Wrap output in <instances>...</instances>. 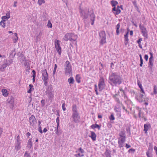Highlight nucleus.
<instances>
[{"mask_svg": "<svg viewBox=\"0 0 157 157\" xmlns=\"http://www.w3.org/2000/svg\"><path fill=\"white\" fill-rule=\"evenodd\" d=\"M109 83L112 86L119 85L122 82L123 79L120 74L117 72H112L109 77Z\"/></svg>", "mask_w": 157, "mask_h": 157, "instance_id": "f257e3e1", "label": "nucleus"}, {"mask_svg": "<svg viewBox=\"0 0 157 157\" xmlns=\"http://www.w3.org/2000/svg\"><path fill=\"white\" fill-rule=\"evenodd\" d=\"M77 38V35L72 33H67L65 35L63 39L66 41L69 40L72 42L75 41Z\"/></svg>", "mask_w": 157, "mask_h": 157, "instance_id": "f03ea898", "label": "nucleus"}, {"mask_svg": "<svg viewBox=\"0 0 157 157\" xmlns=\"http://www.w3.org/2000/svg\"><path fill=\"white\" fill-rule=\"evenodd\" d=\"M65 72L67 75H70L72 73L71 66L68 61H67L65 62Z\"/></svg>", "mask_w": 157, "mask_h": 157, "instance_id": "7ed1b4c3", "label": "nucleus"}, {"mask_svg": "<svg viewBox=\"0 0 157 157\" xmlns=\"http://www.w3.org/2000/svg\"><path fill=\"white\" fill-rule=\"evenodd\" d=\"M42 76L43 77L42 79L44 82V84L45 86H47L48 85V75L46 69L42 71Z\"/></svg>", "mask_w": 157, "mask_h": 157, "instance_id": "20e7f679", "label": "nucleus"}, {"mask_svg": "<svg viewBox=\"0 0 157 157\" xmlns=\"http://www.w3.org/2000/svg\"><path fill=\"white\" fill-rule=\"evenodd\" d=\"M100 39L101 40L100 43L101 44L105 43L106 42V34L104 31H101L99 33Z\"/></svg>", "mask_w": 157, "mask_h": 157, "instance_id": "39448f33", "label": "nucleus"}, {"mask_svg": "<svg viewBox=\"0 0 157 157\" xmlns=\"http://www.w3.org/2000/svg\"><path fill=\"white\" fill-rule=\"evenodd\" d=\"M105 86L104 79L102 77H101L99 81L98 86L100 91H101L103 90Z\"/></svg>", "mask_w": 157, "mask_h": 157, "instance_id": "423d86ee", "label": "nucleus"}, {"mask_svg": "<svg viewBox=\"0 0 157 157\" xmlns=\"http://www.w3.org/2000/svg\"><path fill=\"white\" fill-rule=\"evenodd\" d=\"M72 117L73 121L75 123H78L80 121V116L79 115L78 113H72Z\"/></svg>", "mask_w": 157, "mask_h": 157, "instance_id": "0eeeda50", "label": "nucleus"}, {"mask_svg": "<svg viewBox=\"0 0 157 157\" xmlns=\"http://www.w3.org/2000/svg\"><path fill=\"white\" fill-rule=\"evenodd\" d=\"M80 13L81 16L83 18L87 19L88 17V13H89V10H83L81 9L80 11Z\"/></svg>", "mask_w": 157, "mask_h": 157, "instance_id": "6e6552de", "label": "nucleus"}, {"mask_svg": "<svg viewBox=\"0 0 157 157\" xmlns=\"http://www.w3.org/2000/svg\"><path fill=\"white\" fill-rule=\"evenodd\" d=\"M60 41L58 40H56L55 41V48L56 49L58 52L59 55L61 54V48L60 46L59 42Z\"/></svg>", "mask_w": 157, "mask_h": 157, "instance_id": "1a4fd4ad", "label": "nucleus"}, {"mask_svg": "<svg viewBox=\"0 0 157 157\" xmlns=\"http://www.w3.org/2000/svg\"><path fill=\"white\" fill-rule=\"evenodd\" d=\"M21 142L20 140V137L18 135L17 138L15 146V149L17 151H18L21 148Z\"/></svg>", "mask_w": 157, "mask_h": 157, "instance_id": "9d476101", "label": "nucleus"}, {"mask_svg": "<svg viewBox=\"0 0 157 157\" xmlns=\"http://www.w3.org/2000/svg\"><path fill=\"white\" fill-rule=\"evenodd\" d=\"M8 104L9 105L11 109H12L14 105V99L11 96L8 98Z\"/></svg>", "mask_w": 157, "mask_h": 157, "instance_id": "9b49d317", "label": "nucleus"}, {"mask_svg": "<svg viewBox=\"0 0 157 157\" xmlns=\"http://www.w3.org/2000/svg\"><path fill=\"white\" fill-rule=\"evenodd\" d=\"M29 122L31 125L33 126L36 122V120L33 115H32L29 118Z\"/></svg>", "mask_w": 157, "mask_h": 157, "instance_id": "f8f14e48", "label": "nucleus"}, {"mask_svg": "<svg viewBox=\"0 0 157 157\" xmlns=\"http://www.w3.org/2000/svg\"><path fill=\"white\" fill-rule=\"evenodd\" d=\"M126 138H119L118 143L119 144V147L121 148L123 146V144L125 142Z\"/></svg>", "mask_w": 157, "mask_h": 157, "instance_id": "ddd939ff", "label": "nucleus"}, {"mask_svg": "<svg viewBox=\"0 0 157 157\" xmlns=\"http://www.w3.org/2000/svg\"><path fill=\"white\" fill-rule=\"evenodd\" d=\"M91 12V13L90 15V20L91 21V24L93 25L94 24V21L95 18V15L94 13V12L93 10L90 11Z\"/></svg>", "mask_w": 157, "mask_h": 157, "instance_id": "4468645a", "label": "nucleus"}, {"mask_svg": "<svg viewBox=\"0 0 157 157\" xmlns=\"http://www.w3.org/2000/svg\"><path fill=\"white\" fill-rule=\"evenodd\" d=\"M91 136H89L91 137L93 141H95L96 140V135L94 132H91Z\"/></svg>", "mask_w": 157, "mask_h": 157, "instance_id": "2eb2a0df", "label": "nucleus"}, {"mask_svg": "<svg viewBox=\"0 0 157 157\" xmlns=\"http://www.w3.org/2000/svg\"><path fill=\"white\" fill-rule=\"evenodd\" d=\"M72 113H78V110L75 105H73L72 107Z\"/></svg>", "mask_w": 157, "mask_h": 157, "instance_id": "dca6fc26", "label": "nucleus"}, {"mask_svg": "<svg viewBox=\"0 0 157 157\" xmlns=\"http://www.w3.org/2000/svg\"><path fill=\"white\" fill-rule=\"evenodd\" d=\"M91 127L93 129H94L95 128H98V130H100V129L101 126L99 125L95 124H92L91 126Z\"/></svg>", "mask_w": 157, "mask_h": 157, "instance_id": "f3484780", "label": "nucleus"}, {"mask_svg": "<svg viewBox=\"0 0 157 157\" xmlns=\"http://www.w3.org/2000/svg\"><path fill=\"white\" fill-rule=\"evenodd\" d=\"M150 127V124H144V130L145 131V133H146L147 132V131H148V128H149V127Z\"/></svg>", "mask_w": 157, "mask_h": 157, "instance_id": "a211bd4d", "label": "nucleus"}, {"mask_svg": "<svg viewBox=\"0 0 157 157\" xmlns=\"http://www.w3.org/2000/svg\"><path fill=\"white\" fill-rule=\"evenodd\" d=\"M2 92L3 95L5 97H6L8 95V92L6 89H2Z\"/></svg>", "mask_w": 157, "mask_h": 157, "instance_id": "6ab92c4d", "label": "nucleus"}, {"mask_svg": "<svg viewBox=\"0 0 157 157\" xmlns=\"http://www.w3.org/2000/svg\"><path fill=\"white\" fill-rule=\"evenodd\" d=\"M68 82L70 84H73L74 82V80L72 77H71L68 79Z\"/></svg>", "mask_w": 157, "mask_h": 157, "instance_id": "aec40b11", "label": "nucleus"}, {"mask_svg": "<svg viewBox=\"0 0 157 157\" xmlns=\"http://www.w3.org/2000/svg\"><path fill=\"white\" fill-rule=\"evenodd\" d=\"M120 23L116 25V33L117 35H119V29L120 28Z\"/></svg>", "mask_w": 157, "mask_h": 157, "instance_id": "412c9836", "label": "nucleus"}, {"mask_svg": "<svg viewBox=\"0 0 157 157\" xmlns=\"http://www.w3.org/2000/svg\"><path fill=\"white\" fill-rule=\"evenodd\" d=\"M81 77L79 75H76L75 77L76 81L78 83H79L81 82L80 80Z\"/></svg>", "mask_w": 157, "mask_h": 157, "instance_id": "4be33fe9", "label": "nucleus"}, {"mask_svg": "<svg viewBox=\"0 0 157 157\" xmlns=\"http://www.w3.org/2000/svg\"><path fill=\"white\" fill-rule=\"evenodd\" d=\"M142 32L143 33V35L146 38H147L148 34L146 29L142 31Z\"/></svg>", "mask_w": 157, "mask_h": 157, "instance_id": "5701e85b", "label": "nucleus"}, {"mask_svg": "<svg viewBox=\"0 0 157 157\" xmlns=\"http://www.w3.org/2000/svg\"><path fill=\"white\" fill-rule=\"evenodd\" d=\"M136 98L140 102H142L144 100H143V98H141L138 94L136 95Z\"/></svg>", "mask_w": 157, "mask_h": 157, "instance_id": "b1692460", "label": "nucleus"}, {"mask_svg": "<svg viewBox=\"0 0 157 157\" xmlns=\"http://www.w3.org/2000/svg\"><path fill=\"white\" fill-rule=\"evenodd\" d=\"M117 95V94H116L115 95H114L113 97L115 98V100L119 104H121V102L120 101L119 98L116 97V96Z\"/></svg>", "mask_w": 157, "mask_h": 157, "instance_id": "393cba45", "label": "nucleus"}, {"mask_svg": "<svg viewBox=\"0 0 157 157\" xmlns=\"http://www.w3.org/2000/svg\"><path fill=\"white\" fill-rule=\"evenodd\" d=\"M119 136L121 138H126L125 134L123 131H121L120 132Z\"/></svg>", "mask_w": 157, "mask_h": 157, "instance_id": "a878e982", "label": "nucleus"}, {"mask_svg": "<svg viewBox=\"0 0 157 157\" xmlns=\"http://www.w3.org/2000/svg\"><path fill=\"white\" fill-rule=\"evenodd\" d=\"M117 2L113 0L111 1V4L114 7L117 5L118 4Z\"/></svg>", "mask_w": 157, "mask_h": 157, "instance_id": "bb28decb", "label": "nucleus"}, {"mask_svg": "<svg viewBox=\"0 0 157 157\" xmlns=\"http://www.w3.org/2000/svg\"><path fill=\"white\" fill-rule=\"evenodd\" d=\"M7 63L8 64V65H10V64L12 63H13V60L12 59H6V60Z\"/></svg>", "mask_w": 157, "mask_h": 157, "instance_id": "cd10ccee", "label": "nucleus"}, {"mask_svg": "<svg viewBox=\"0 0 157 157\" xmlns=\"http://www.w3.org/2000/svg\"><path fill=\"white\" fill-rule=\"evenodd\" d=\"M28 144V146L30 148L31 147L32 145V139H30L29 140Z\"/></svg>", "mask_w": 157, "mask_h": 157, "instance_id": "c85d7f7f", "label": "nucleus"}, {"mask_svg": "<svg viewBox=\"0 0 157 157\" xmlns=\"http://www.w3.org/2000/svg\"><path fill=\"white\" fill-rule=\"evenodd\" d=\"M121 11L119 9H116V11L115 12H114V13L115 15H117L121 13Z\"/></svg>", "mask_w": 157, "mask_h": 157, "instance_id": "c756f323", "label": "nucleus"}, {"mask_svg": "<svg viewBox=\"0 0 157 157\" xmlns=\"http://www.w3.org/2000/svg\"><path fill=\"white\" fill-rule=\"evenodd\" d=\"M0 24L2 26L3 28H4L6 26L5 21L2 20L0 23Z\"/></svg>", "mask_w": 157, "mask_h": 157, "instance_id": "7c9ffc66", "label": "nucleus"}, {"mask_svg": "<svg viewBox=\"0 0 157 157\" xmlns=\"http://www.w3.org/2000/svg\"><path fill=\"white\" fill-rule=\"evenodd\" d=\"M14 36H15V38H14V40L13 42H14V43H16L17 41V40L18 39V38L17 37V33H14Z\"/></svg>", "mask_w": 157, "mask_h": 157, "instance_id": "2f4dec72", "label": "nucleus"}, {"mask_svg": "<svg viewBox=\"0 0 157 157\" xmlns=\"http://www.w3.org/2000/svg\"><path fill=\"white\" fill-rule=\"evenodd\" d=\"M140 29L141 30V31L146 29V28L144 27L143 25H141L140 24L139 25Z\"/></svg>", "mask_w": 157, "mask_h": 157, "instance_id": "473e14b6", "label": "nucleus"}, {"mask_svg": "<svg viewBox=\"0 0 157 157\" xmlns=\"http://www.w3.org/2000/svg\"><path fill=\"white\" fill-rule=\"evenodd\" d=\"M45 3V1L44 0H38V4L40 5V6L42 3Z\"/></svg>", "mask_w": 157, "mask_h": 157, "instance_id": "72a5a7b5", "label": "nucleus"}, {"mask_svg": "<svg viewBox=\"0 0 157 157\" xmlns=\"http://www.w3.org/2000/svg\"><path fill=\"white\" fill-rule=\"evenodd\" d=\"M56 122L57 123V126L58 127H59V117H57L56 119Z\"/></svg>", "mask_w": 157, "mask_h": 157, "instance_id": "f704fd0d", "label": "nucleus"}, {"mask_svg": "<svg viewBox=\"0 0 157 157\" xmlns=\"http://www.w3.org/2000/svg\"><path fill=\"white\" fill-rule=\"evenodd\" d=\"M128 33L127 32L126 34L124 35V38L125 39V40L126 41H128L129 40L128 38Z\"/></svg>", "mask_w": 157, "mask_h": 157, "instance_id": "c9c22d12", "label": "nucleus"}, {"mask_svg": "<svg viewBox=\"0 0 157 157\" xmlns=\"http://www.w3.org/2000/svg\"><path fill=\"white\" fill-rule=\"evenodd\" d=\"M154 92L155 94H157V87L155 85L154 87Z\"/></svg>", "mask_w": 157, "mask_h": 157, "instance_id": "e433bc0d", "label": "nucleus"}, {"mask_svg": "<svg viewBox=\"0 0 157 157\" xmlns=\"http://www.w3.org/2000/svg\"><path fill=\"white\" fill-rule=\"evenodd\" d=\"M48 23L47 26L49 28H51L52 27V25L50 21H48Z\"/></svg>", "mask_w": 157, "mask_h": 157, "instance_id": "4c0bfd02", "label": "nucleus"}, {"mask_svg": "<svg viewBox=\"0 0 157 157\" xmlns=\"http://www.w3.org/2000/svg\"><path fill=\"white\" fill-rule=\"evenodd\" d=\"M136 109L138 110L139 111V116L140 117H141V109H139L138 107H136Z\"/></svg>", "mask_w": 157, "mask_h": 157, "instance_id": "58836bf2", "label": "nucleus"}, {"mask_svg": "<svg viewBox=\"0 0 157 157\" xmlns=\"http://www.w3.org/2000/svg\"><path fill=\"white\" fill-rule=\"evenodd\" d=\"M75 156L76 157H78V156H79L80 157H82L84 156V155L83 154H81L80 153H78L77 154L75 155Z\"/></svg>", "mask_w": 157, "mask_h": 157, "instance_id": "ea45409f", "label": "nucleus"}, {"mask_svg": "<svg viewBox=\"0 0 157 157\" xmlns=\"http://www.w3.org/2000/svg\"><path fill=\"white\" fill-rule=\"evenodd\" d=\"M24 157H31L30 155L26 151L24 155Z\"/></svg>", "mask_w": 157, "mask_h": 157, "instance_id": "a19ab883", "label": "nucleus"}, {"mask_svg": "<svg viewBox=\"0 0 157 157\" xmlns=\"http://www.w3.org/2000/svg\"><path fill=\"white\" fill-rule=\"evenodd\" d=\"M65 104L64 103H63L62 105V107L63 111H65L66 109L65 108Z\"/></svg>", "mask_w": 157, "mask_h": 157, "instance_id": "79ce46f5", "label": "nucleus"}, {"mask_svg": "<svg viewBox=\"0 0 157 157\" xmlns=\"http://www.w3.org/2000/svg\"><path fill=\"white\" fill-rule=\"evenodd\" d=\"M2 20L3 21H5L6 20H7L8 19H7V17L6 16H2Z\"/></svg>", "mask_w": 157, "mask_h": 157, "instance_id": "37998d69", "label": "nucleus"}, {"mask_svg": "<svg viewBox=\"0 0 157 157\" xmlns=\"http://www.w3.org/2000/svg\"><path fill=\"white\" fill-rule=\"evenodd\" d=\"M109 119L110 120H113L115 119L114 117L113 114H111L109 117Z\"/></svg>", "mask_w": 157, "mask_h": 157, "instance_id": "c03bdc74", "label": "nucleus"}, {"mask_svg": "<svg viewBox=\"0 0 157 157\" xmlns=\"http://www.w3.org/2000/svg\"><path fill=\"white\" fill-rule=\"evenodd\" d=\"M6 16L7 17V19H9L10 17V11L8 12L7 13H6Z\"/></svg>", "mask_w": 157, "mask_h": 157, "instance_id": "a18cd8bd", "label": "nucleus"}, {"mask_svg": "<svg viewBox=\"0 0 157 157\" xmlns=\"http://www.w3.org/2000/svg\"><path fill=\"white\" fill-rule=\"evenodd\" d=\"M56 128H56L55 127L52 126V128H51L50 129V130L51 131H56Z\"/></svg>", "mask_w": 157, "mask_h": 157, "instance_id": "49530a36", "label": "nucleus"}, {"mask_svg": "<svg viewBox=\"0 0 157 157\" xmlns=\"http://www.w3.org/2000/svg\"><path fill=\"white\" fill-rule=\"evenodd\" d=\"M138 85L139 87L140 88H143L142 84L140 83L139 81H138Z\"/></svg>", "mask_w": 157, "mask_h": 157, "instance_id": "de8ad7c7", "label": "nucleus"}, {"mask_svg": "<svg viewBox=\"0 0 157 157\" xmlns=\"http://www.w3.org/2000/svg\"><path fill=\"white\" fill-rule=\"evenodd\" d=\"M142 40V38H140L137 41V42L139 44L141 43V41Z\"/></svg>", "mask_w": 157, "mask_h": 157, "instance_id": "09e8293b", "label": "nucleus"}, {"mask_svg": "<svg viewBox=\"0 0 157 157\" xmlns=\"http://www.w3.org/2000/svg\"><path fill=\"white\" fill-rule=\"evenodd\" d=\"M140 67H142L143 64V59H140Z\"/></svg>", "mask_w": 157, "mask_h": 157, "instance_id": "8fccbe9b", "label": "nucleus"}, {"mask_svg": "<svg viewBox=\"0 0 157 157\" xmlns=\"http://www.w3.org/2000/svg\"><path fill=\"white\" fill-rule=\"evenodd\" d=\"M58 127H57L56 131H55V133H56L58 135H60V134H59V132L58 131Z\"/></svg>", "mask_w": 157, "mask_h": 157, "instance_id": "3c124183", "label": "nucleus"}, {"mask_svg": "<svg viewBox=\"0 0 157 157\" xmlns=\"http://www.w3.org/2000/svg\"><path fill=\"white\" fill-rule=\"evenodd\" d=\"M41 103L42 104V105L43 106H44L45 105V103H44V100H42L41 101Z\"/></svg>", "mask_w": 157, "mask_h": 157, "instance_id": "603ef678", "label": "nucleus"}, {"mask_svg": "<svg viewBox=\"0 0 157 157\" xmlns=\"http://www.w3.org/2000/svg\"><path fill=\"white\" fill-rule=\"evenodd\" d=\"M148 56L147 55H145L144 56V58L146 61H147L148 59Z\"/></svg>", "mask_w": 157, "mask_h": 157, "instance_id": "864d4df0", "label": "nucleus"}, {"mask_svg": "<svg viewBox=\"0 0 157 157\" xmlns=\"http://www.w3.org/2000/svg\"><path fill=\"white\" fill-rule=\"evenodd\" d=\"M79 150L80 152L82 153H83L84 152V150H83V149H82L81 147H80L79 148Z\"/></svg>", "mask_w": 157, "mask_h": 157, "instance_id": "5fc2aeb1", "label": "nucleus"}, {"mask_svg": "<svg viewBox=\"0 0 157 157\" xmlns=\"http://www.w3.org/2000/svg\"><path fill=\"white\" fill-rule=\"evenodd\" d=\"M39 131L40 133H42V131L41 129V126H39Z\"/></svg>", "mask_w": 157, "mask_h": 157, "instance_id": "6e6d98bb", "label": "nucleus"}, {"mask_svg": "<svg viewBox=\"0 0 157 157\" xmlns=\"http://www.w3.org/2000/svg\"><path fill=\"white\" fill-rule=\"evenodd\" d=\"M7 66L6 65H5L4 64H3L1 66V68L3 69H4Z\"/></svg>", "mask_w": 157, "mask_h": 157, "instance_id": "4d7b16f0", "label": "nucleus"}, {"mask_svg": "<svg viewBox=\"0 0 157 157\" xmlns=\"http://www.w3.org/2000/svg\"><path fill=\"white\" fill-rule=\"evenodd\" d=\"M138 95L141 98H143L144 96L143 94H139Z\"/></svg>", "mask_w": 157, "mask_h": 157, "instance_id": "13d9d810", "label": "nucleus"}, {"mask_svg": "<svg viewBox=\"0 0 157 157\" xmlns=\"http://www.w3.org/2000/svg\"><path fill=\"white\" fill-rule=\"evenodd\" d=\"M130 151H132L133 152H134L135 151V150L133 148H131L129 149L128 150V152H130Z\"/></svg>", "mask_w": 157, "mask_h": 157, "instance_id": "bf43d9fd", "label": "nucleus"}, {"mask_svg": "<svg viewBox=\"0 0 157 157\" xmlns=\"http://www.w3.org/2000/svg\"><path fill=\"white\" fill-rule=\"evenodd\" d=\"M3 64L6 65V66H9V65H8V63H7L6 61V60H5V61H4Z\"/></svg>", "mask_w": 157, "mask_h": 157, "instance_id": "052dcab7", "label": "nucleus"}, {"mask_svg": "<svg viewBox=\"0 0 157 157\" xmlns=\"http://www.w3.org/2000/svg\"><path fill=\"white\" fill-rule=\"evenodd\" d=\"M126 147L127 148H129L131 147V146L130 145H128V144H126L125 145Z\"/></svg>", "mask_w": 157, "mask_h": 157, "instance_id": "680f3d73", "label": "nucleus"}, {"mask_svg": "<svg viewBox=\"0 0 157 157\" xmlns=\"http://www.w3.org/2000/svg\"><path fill=\"white\" fill-rule=\"evenodd\" d=\"M152 61H151H151H149V64H150V65H151L152 66L153 65V62H152Z\"/></svg>", "mask_w": 157, "mask_h": 157, "instance_id": "e2e57ef3", "label": "nucleus"}, {"mask_svg": "<svg viewBox=\"0 0 157 157\" xmlns=\"http://www.w3.org/2000/svg\"><path fill=\"white\" fill-rule=\"evenodd\" d=\"M17 3V1H15L14 2V5L13 6L14 7H17L16 4Z\"/></svg>", "mask_w": 157, "mask_h": 157, "instance_id": "0e129e2a", "label": "nucleus"}, {"mask_svg": "<svg viewBox=\"0 0 157 157\" xmlns=\"http://www.w3.org/2000/svg\"><path fill=\"white\" fill-rule=\"evenodd\" d=\"M31 135V134L29 132H28L26 134V136H27L28 138H29V136Z\"/></svg>", "mask_w": 157, "mask_h": 157, "instance_id": "69168bd1", "label": "nucleus"}, {"mask_svg": "<svg viewBox=\"0 0 157 157\" xmlns=\"http://www.w3.org/2000/svg\"><path fill=\"white\" fill-rule=\"evenodd\" d=\"M154 149L155 151L156 154L157 155V147L156 146H155Z\"/></svg>", "mask_w": 157, "mask_h": 157, "instance_id": "338daca9", "label": "nucleus"}, {"mask_svg": "<svg viewBox=\"0 0 157 157\" xmlns=\"http://www.w3.org/2000/svg\"><path fill=\"white\" fill-rule=\"evenodd\" d=\"M33 87V85H32V84H30L29 85V89H32V88Z\"/></svg>", "mask_w": 157, "mask_h": 157, "instance_id": "774afa93", "label": "nucleus"}]
</instances>
